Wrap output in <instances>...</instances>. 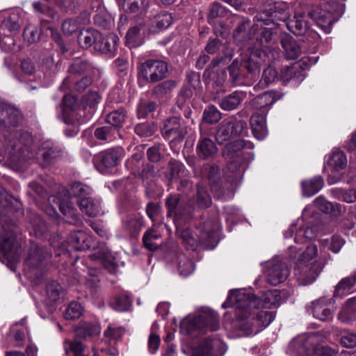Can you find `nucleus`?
<instances>
[{"label":"nucleus","mask_w":356,"mask_h":356,"mask_svg":"<svg viewBox=\"0 0 356 356\" xmlns=\"http://www.w3.org/2000/svg\"><path fill=\"white\" fill-rule=\"evenodd\" d=\"M118 41V38L115 34L110 33L106 37H102L100 33V38L96 41L95 49L102 54L113 56Z\"/></svg>","instance_id":"cd10ccee"},{"label":"nucleus","mask_w":356,"mask_h":356,"mask_svg":"<svg viewBox=\"0 0 356 356\" xmlns=\"http://www.w3.org/2000/svg\"><path fill=\"white\" fill-rule=\"evenodd\" d=\"M88 236L82 231L71 232L66 239L67 245H81L88 242Z\"/></svg>","instance_id":"69168bd1"},{"label":"nucleus","mask_w":356,"mask_h":356,"mask_svg":"<svg viewBox=\"0 0 356 356\" xmlns=\"http://www.w3.org/2000/svg\"><path fill=\"white\" fill-rule=\"evenodd\" d=\"M74 332L76 337L86 339L99 334L100 327L97 324L91 322L81 321L74 327Z\"/></svg>","instance_id":"473e14b6"},{"label":"nucleus","mask_w":356,"mask_h":356,"mask_svg":"<svg viewBox=\"0 0 356 356\" xmlns=\"http://www.w3.org/2000/svg\"><path fill=\"white\" fill-rule=\"evenodd\" d=\"M264 273L266 282L273 286L284 282L289 275L286 264L277 257L265 263Z\"/></svg>","instance_id":"ddd939ff"},{"label":"nucleus","mask_w":356,"mask_h":356,"mask_svg":"<svg viewBox=\"0 0 356 356\" xmlns=\"http://www.w3.org/2000/svg\"><path fill=\"white\" fill-rule=\"evenodd\" d=\"M225 220L227 224V229L229 232L232 231L231 225L236 223L237 220L239 219L241 211L238 208L234 206H226L224 208Z\"/></svg>","instance_id":"5fc2aeb1"},{"label":"nucleus","mask_w":356,"mask_h":356,"mask_svg":"<svg viewBox=\"0 0 356 356\" xmlns=\"http://www.w3.org/2000/svg\"><path fill=\"white\" fill-rule=\"evenodd\" d=\"M162 135L166 140L180 139L184 137V131L181 127L179 119L172 117L168 119L162 128Z\"/></svg>","instance_id":"a878e982"},{"label":"nucleus","mask_w":356,"mask_h":356,"mask_svg":"<svg viewBox=\"0 0 356 356\" xmlns=\"http://www.w3.org/2000/svg\"><path fill=\"white\" fill-rule=\"evenodd\" d=\"M100 38V33L95 29L82 30L79 34L78 41L83 49H88L92 45L95 47L97 40Z\"/></svg>","instance_id":"ea45409f"},{"label":"nucleus","mask_w":356,"mask_h":356,"mask_svg":"<svg viewBox=\"0 0 356 356\" xmlns=\"http://www.w3.org/2000/svg\"><path fill=\"white\" fill-rule=\"evenodd\" d=\"M92 189L87 185L81 182H74L70 185L68 190L70 195L81 198H86L90 194Z\"/></svg>","instance_id":"603ef678"},{"label":"nucleus","mask_w":356,"mask_h":356,"mask_svg":"<svg viewBox=\"0 0 356 356\" xmlns=\"http://www.w3.org/2000/svg\"><path fill=\"white\" fill-rule=\"evenodd\" d=\"M300 65L299 64H293L291 66H285L281 70L280 79L284 84L291 83L293 86H297L301 83L305 75L300 70Z\"/></svg>","instance_id":"393cba45"},{"label":"nucleus","mask_w":356,"mask_h":356,"mask_svg":"<svg viewBox=\"0 0 356 356\" xmlns=\"http://www.w3.org/2000/svg\"><path fill=\"white\" fill-rule=\"evenodd\" d=\"M330 193L335 199L347 203L356 202V188L348 190L334 188L330 190Z\"/></svg>","instance_id":"de8ad7c7"},{"label":"nucleus","mask_w":356,"mask_h":356,"mask_svg":"<svg viewBox=\"0 0 356 356\" xmlns=\"http://www.w3.org/2000/svg\"><path fill=\"white\" fill-rule=\"evenodd\" d=\"M15 211L13 205V198L8 194L0 197V245H22L25 241L22 234L11 227V216Z\"/></svg>","instance_id":"0eeeda50"},{"label":"nucleus","mask_w":356,"mask_h":356,"mask_svg":"<svg viewBox=\"0 0 356 356\" xmlns=\"http://www.w3.org/2000/svg\"><path fill=\"white\" fill-rule=\"evenodd\" d=\"M254 19V24L251 27V31H253L252 40L255 39V42L250 52H257L259 57L257 60L264 64L274 59L278 55V51L273 47L276 41L275 37L276 33L273 31L272 27H263V24H267L264 22H258L256 16Z\"/></svg>","instance_id":"39448f33"},{"label":"nucleus","mask_w":356,"mask_h":356,"mask_svg":"<svg viewBox=\"0 0 356 356\" xmlns=\"http://www.w3.org/2000/svg\"><path fill=\"white\" fill-rule=\"evenodd\" d=\"M277 78V72L271 65L266 68L262 74L261 79L258 85L262 88L268 86L274 82Z\"/></svg>","instance_id":"bf43d9fd"},{"label":"nucleus","mask_w":356,"mask_h":356,"mask_svg":"<svg viewBox=\"0 0 356 356\" xmlns=\"http://www.w3.org/2000/svg\"><path fill=\"white\" fill-rule=\"evenodd\" d=\"M92 75H85L81 79L77 81H74L72 76H69L63 80L60 89L63 90L74 84V88L77 91L83 92L92 83Z\"/></svg>","instance_id":"c03bdc74"},{"label":"nucleus","mask_w":356,"mask_h":356,"mask_svg":"<svg viewBox=\"0 0 356 356\" xmlns=\"http://www.w3.org/2000/svg\"><path fill=\"white\" fill-rule=\"evenodd\" d=\"M281 44L288 60H294L298 58L301 51L300 47L293 38L284 37L281 40Z\"/></svg>","instance_id":"4c0bfd02"},{"label":"nucleus","mask_w":356,"mask_h":356,"mask_svg":"<svg viewBox=\"0 0 356 356\" xmlns=\"http://www.w3.org/2000/svg\"><path fill=\"white\" fill-rule=\"evenodd\" d=\"M258 58L257 52H250L240 62L237 59L232 62L228 70L234 84H250L257 79L262 65L257 60Z\"/></svg>","instance_id":"423d86ee"},{"label":"nucleus","mask_w":356,"mask_h":356,"mask_svg":"<svg viewBox=\"0 0 356 356\" xmlns=\"http://www.w3.org/2000/svg\"><path fill=\"white\" fill-rule=\"evenodd\" d=\"M225 350V346L222 341L209 338L200 343L196 353L198 356H222Z\"/></svg>","instance_id":"aec40b11"},{"label":"nucleus","mask_w":356,"mask_h":356,"mask_svg":"<svg viewBox=\"0 0 356 356\" xmlns=\"http://www.w3.org/2000/svg\"><path fill=\"white\" fill-rule=\"evenodd\" d=\"M84 312V308L81 303L72 301L66 307L63 316L66 320H76L80 318Z\"/></svg>","instance_id":"8fccbe9b"},{"label":"nucleus","mask_w":356,"mask_h":356,"mask_svg":"<svg viewBox=\"0 0 356 356\" xmlns=\"http://www.w3.org/2000/svg\"><path fill=\"white\" fill-rule=\"evenodd\" d=\"M23 35L24 40L29 43H35L40 38L41 29L36 26L29 24L24 28Z\"/></svg>","instance_id":"6e6d98bb"},{"label":"nucleus","mask_w":356,"mask_h":356,"mask_svg":"<svg viewBox=\"0 0 356 356\" xmlns=\"http://www.w3.org/2000/svg\"><path fill=\"white\" fill-rule=\"evenodd\" d=\"M91 260L100 262L103 266L111 274H115L118 270V265L115 254L108 248H102L95 253L89 255Z\"/></svg>","instance_id":"4be33fe9"},{"label":"nucleus","mask_w":356,"mask_h":356,"mask_svg":"<svg viewBox=\"0 0 356 356\" xmlns=\"http://www.w3.org/2000/svg\"><path fill=\"white\" fill-rule=\"evenodd\" d=\"M197 207L202 209L209 207L211 204V198L207 191L203 187H197L196 200Z\"/></svg>","instance_id":"338daca9"},{"label":"nucleus","mask_w":356,"mask_h":356,"mask_svg":"<svg viewBox=\"0 0 356 356\" xmlns=\"http://www.w3.org/2000/svg\"><path fill=\"white\" fill-rule=\"evenodd\" d=\"M22 246H0V261L14 270L22 252Z\"/></svg>","instance_id":"bb28decb"},{"label":"nucleus","mask_w":356,"mask_h":356,"mask_svg":"<svg viewBox=\"0 0 356 356\" xmlns=\"http://www.w3.org/2000/svg\"><path fill=\"white\" fill-rule=\"evenodd\" d=\"M81 2V0H40L33 3L35 11L42 14L47 13L50 19H54L56 13L51 9L52 4H56L65 11L73 10Z\"/></svg>","instance_id":"4468645a"},{"label":"nucleus","mask_w":356,"mask_h":356,"mask_svg":"<svg viewBox=\"0 0 356 356\" xmlns=\"http://www.w3.org/2000/svg\"><path fill=\"white\" fill-rule=\"evenodd\" d=\"M126 112L124 109L114 111L106 116V122L111 124V127L119 130L125 120Z\"/></svg>","instance_id":"3c124183"},{"label":"nucleus","mask_w":356,"mask_h":356,"mask_svg":"<svg viewBox=\"0 0 356 356\" xmlns=\"http://www.w3.org/2000/svg\"><path fill=\"white\" fill-rule=\"evenodd\" d=\"M29 234L39 238L43 236L47 231V227L42 218L37 214H33L29 222Z\"/></svg>","instance_id":"a18cd8bd"},{"label":"nucleus","mask_w":356,"mask_h":356,"mask_svg":"<svg viewBox=\"0 0 356 356\" xmlns=\"http://www.w3.org/2000/svg\"><path fill=\"white\" fill-rule=\"evenodd\" d=\"M314 334L293 339L289 346L300 356H333L336 352L328 346L316 345Z\"/></svg>","instance_id":"9d476101"},{"label":"nucleus","mask_w":356,"mask_h":356,"mask_svg":"<svg viewBox=\"0 0 356 356\" xmlns=\"http://www.w3.org/2000/svg\"><path fill=\"white\" fill-rule=\"evenodd\" d=\"M0 28L1 30H7L10 33L18 31L20 28L19 13L15 11L4 13Z\"/></svg>","instance_id":"f704fd0d"},{"label":"nucleus","mask_w":356,"mask_h":356,"mask_svg":"<svg viewBox=\"0 0 356 356\" xmlns=\"http://www.w3.org/2000/svg\"><path fill=\"white\" fill-rule=\"evenodd\" d=\"M168 73L165 62L149 59L138 66V83L140 86L146 82L155 83L163 79Z\"/></svg>","instance_id":"9b49d317"},{"label":"nucleus","mask_w":356,"mask_h":356,"mask_svg":"<svg viewBox=\"0 0 356 356\" xmlns=\"http://www.w3.org/2000/svg\"><path fill=\"white\" fill-rule=\"evenodd\" d=\"M317 254V246H307L297 261L293 275L299 284L308 285L313 283L323 269L322 264L312 261Z\"/></svg>","instance_id":"6e6552de"},{"label":"nucleus","mask_w":356,"mask_h":356,"mask_svg":"<svg viewBox=\"0 0 356 356\" xmlns=\"http://www.w3.org/2000/svg\"><path fill=\"white\" fill-rule=\"evenodd\" d=\"M339 337L340 343L343 347L348 348L356 347V333L344 330L340 332Z\"/></svg>","instance_id":"e2e57ef3"},{"label":"nucleus","mask_w":356,"mask_h":356,"mask_svg":"<svg viewBox=\"0 0 356 356\" xmlns=\"http://www.w3.org/2000/svg\"><path fill=\"white\" fill-rule=\"evenodd\" d=\"M47 293L49 300L52 302L57 301L63 293L61 286L56 281H51L47 284Z\"/></svg>","instance_id":"680f3d73"},{"label":"nucleus","mask_w":356,"mask_h":356,"mask_svg":"<svg viewBox=\"0 0 356 356\" xmlns=\"http://www.w3.org/2000/svg\"><path fill=\"white\" fill-rule=\"evenodd\" d=\"M97 72L95 65L88 59L84 58H76L73 60L70 65L68 72L70 76L95 75Z\"/></svg>","instance_id":"b1692460"},{"label":"nucleus","mask_w":356,"mask_h":356,"mask_svg":"<svg viewBox=\"0 0 356 356\" xmlns=\"http://www.w3.org/2000/svg\"><path fill=\"white\" fill-rule=\"evenodd\" d=\"M111 305L116 310L120 312L127 311L131 306V300L127 294H121L118 296L115 300L111 302Z\"/></svg>","instance_id":"4d7b16f0"},{"label":"nucleus","mask_w":356,"mask_h":356,"mask_svg":"<svg viewBox=\"0 0 356 356\" xmlns=\"http://www.w3.org/2000/svg\"><path fill=\"white\" fill-rule=\"evenodd\" d=\"M49 254H44L42 246H30L25 262L29 266L38 267Z\"/></svg>","instance_id":"c9c22d12"},{"label":"nucleus","mask_w":356,"mask_h":356,"mask_svg":"<svg viewBox=\"0 0 356 356\" xmlns=\"http://www.w3.org/2000/svg\"><path fill=\"white\" fill-rule=\"evenodd\" d=\"M77 204L80 210L89 217H95L102 213L100 202L90 197L79 199Z\"/></svg>","instance_id":"2f4dec72"},{"label":"nucleus","mask_w":356,"mask_h":356,"mask_svg":"<svg viewBox=\"0 0 356 356\" xmlns=\"http://www.w3.org/2000/svg\"><path fill=\"white\" fill-rule=\"evenodd\" d=\"M252 145L249 141L236 140L227 144L222 151V156L227 161V170L233 175L234 179H239L247 166V163L254 159L252 152L245 151L251 149Z\"/></svg>","instance_id":"20e7f679"},{"label":"nucleus","mask_w":356,"mask_h":356,"mask_svg":"<svg viewBox=\"0 0 356 356\" xmlns=\"http://www.w3.org/2000/svg\"><path fill=\"white\" fill-rule=\"evenodd\" d=\"M196 154L202 160H209L218 153V147L213 140L201 134L196 145Z\"/></svg>","instance_id":"412c9836"},{"label":"nucleus","mask_w":356,"mask_h":356,"mask_svg":"<svg viewBox=\"0 0 356 356\" xmlns=\"http://www.w3.org/2000/svg\"><path fill=\"white\" fill-rule=\"evenodd\" d=\"M246 122L243 120L235 122L222 121L216 134V138L218 143L229 140L233 136L241 134L246 127Z\"/></svg>","instance_id":"f3484780"},{"label":"nucleus","mask_w":356,"mask_h":356,"mask_svg":"<svg viewBox=\"0 0 356 356\" xmlns=\"http://www.w3.org/2000/svg\"><path fill=\"white\" fill-rule=\"evenodd\" d=\"M338 318L345 323H350L356 319V298H350L346 301Z\"/></svg>","instance_id":"58836bf2"},{"label":"nucleus","mask_w":356,"mask_h":356,"mask_svg":"<svg viewBox=\"0 0 356 356\" xmlns=\"http://www.w3.org/2000/svg\"><path fill=\"white\" fill-rule=\"evenodd\" d=\"M331 301L332 299L325 300V298L314 301L312 302L314 316L323 321L331 319L333 316L332 311L329 307Z\"/></svg>","instance_id":"7c9ffc66"},{"label":"nucleus","mask_w":356,"mask_h":356,"mask_svg":"<svg viewBox=\"0 0 356 356\" xmlns=\"http://www.w3.org/2000/svg\"><path fill=\"white\" fill-rule=\"evenodd\" d=\"M228 12L225 7L219 3H213L208 13V21L211 24L216 23L215 20L218 18L225 17L227 15Z\"/></svg>","instance_id":"864d4df0"},{"label":"nucleus","mask_w":356,"mask_h":356,"mask_svg":"<svg viewBox=\"0 0 356 356\" xmlns=\"http://www.w3.org/2000/svg\"><path fill=\"white\" fill-rule=\"evenodd\" d=\"M276 100V93L273 91H267L257 96L253 100V104L256 109L261 110L268 108ZM264 111L267 113L266 110Z\"/></svg>","instance_id":"79ce46f5"},{"label":"nucleus","mask_w":356,"mask_h":356,"mask_svg":"<svg viewBox=\"0 0 356 356\" xmlns=\"http://www.w3.org/2000/svg\"><path fill=\"white\" fill-rule=\"evenodd\" d=\"M172 21V17L171 15L163 13L156 15L154 20L152 21L151 24L147 26L143 25L144 20L142 22H138L137 23L141 27L139 28L138 26H135V37L137 34L140 37H145L149 32H156L159 30L166 29L171 24Z\"/></svg>","instance_id":"dca6fc26"},{"label":"nucleus","mask_w":356,"mask_h":356,"mask_svg":"<svg viewBox=\"0 0 356 356\" xmlns=\"http://www.w3.org/2000/svg\"><path fill=\"white\" fill-rule=\"evenodd\" d=\"M20 112L15 107L0 103V130L4 131L18 125Z\"/></svg>","instance_id":"a211bd4d"},{"label":"nucleus","mask_w":356,"mask_h":356,"mask_svg":"<svg viewBox=\"0 0 356 356\" xmlns=\"http://www.w3.org/2000/svg\"><path fill=\"white\" fill-rule=\"evenodd\" d=\"M343 13V5L334 1L321 6L300 4L295 9L293 19L288 21L289 6L281 1L264 6L256 14V19L276 27L279 25V22H282L294 35H302L307 33L312 35L314 40H317L318 34L308 30L309 19L316 22L325 33H330L332 24Z\"/></svg>","instance_id":"f257e3e1"},{"label":"nucleus","mask_w":356,"mask_h":356,"mask_svg":"<svg viewBox=\"0 0 356 356\" xmlns=\"http://www.w3.org/2000/svg\"><path fill=\"white\" fill-rule=\"evenodd\" d=\"M356 284V271L350 276L342 278L337 284L334 296H343L349 293Z\"/></svg>","instance_id":"37998d69"},{"label":"nucleus","mask_w":356,"mask_h":356,"mask_svg":"<svg viewBox=\"0 0 356 356\" xmlns=\"http://www.w3.org/2000/svg\"><path fill=\"white\" fill-rule=\"evenodd\" d=\"M302 195L311 197L319 192L324 186V181L321 176H316L309 180H304L301 183Z\"/></svg>","instance_id":"72a5a7b5"},{"label":"nucleus","mask_w":356,"mask_h":356,"mask_svg":"<svg viewBox=\"0 0 356 356\" xmlns=\"http://www.w3.org/2000/svg\"><path fill=\"white\" fill-rule=\"evenodd\" d=\"M249 24L250 20L248 19H241L234 32V38L236 42H246L252 40L253 31H251V29L248 32L246 31V29L249 26Z\"/></svg>","instance_id":"a19ab883"},{"label":"nucleus","mask_w":356,"mask_h":356,"mask_svg":"<svg viewBox=\"0 0 356 356\" xmlns=\"http://www.w3.org/2000/svg\"><path fill=\"white\" fill-rule=\"evenodd\" d=\"M59 209L63 215L64 220L67 223L77 227L83 225L82 217L71 203H60L59 205Z\"/></svg>","instance_id":"c756f323"},{"label":"nucleus","mask_w":356,"mask_h":356,"mask_svg":"<svg viewBox=\"0 0 356 356\" xmlns=\"http://www.w3.org/2000/svg\"><path fill=\"white\" fill-rule=\"evenodd\" d=\"M85 111L83 109L76 110V111H65L62 113V120L68 125H78L84 124L87 120L83 117Z\"/></svg>","instance_id":"49530a36"},{"label":"nucleus","mask_w":356,"mask_h":356,"mask_svg":"<svg viewBox=\"0 0 356 356\" xmlns=\"http://www.w3.org/2000/svg\"><path fill=\"white\" fill-rule=\"evenodd\" d=\"M222 118L221 113L215 106H209L205 108L203 113V120L209 124H215Z\"/></svg>","instance_id":"052dcab7"},{"label":"nucleus","mask_w":356,"mask_h":356,"mask_svg":"<svg viewBox=\"0 0 356 356\" xmlns=\"http://www.w3.org/2000/svg\"><path fill=\"white\" fill-rule=\"evenodd\" d=\"M122 156V151L119 149H108L101 152L93 158V162L96 168L104 172L106 169H111L116 167Z\"/></svg>","instance_id":"2eb2a0df"},{"label":"nucleus","mask_w":356,"mask_h":356,"mask_svg":"<svg viewBox=\"0 0 356 356\" xmlns=\"http://www.w3.org/2000/svg\"><path fill=\"white\" fill-rule=\"evenodd\" d=\"M117 136H120L119 130L111 126L98 127L95 131V136L101 140L111 142L115 140Z\"/></svg>","instance_id":"09e8293b"},{"label":"nucleus","mask_w":356,"mask_h":356,"mask_svg":"<svg viewBox=\"0 0 356 356\" xmlns=\"http://www.w3.org/2000/svg\"><path fill=\"white\" fill-rule=\"evenodd\" d=\"M61 155V150L57 146L45 147L42 153V157L44 165H49L53 161Z\"/></svg>","instance_id":"13d9d810"},{"label":"nucleus","mask_w":356,"mask_h":356,"mask_svg":"<svg viewBox=\"0 0 356 356\" xmlns=\"http://www.w3.org/2000/svg\"><path fill=\"white\" fill-rule=\"evenodd\" d=\"M308 206L312 207V209L316 213L320 223L321 222V214L317 209L332 216H339L345 211V207L337 202H330L321 196L316 198L313 203Z\"/></svg>","instance_id":"6ab92c4d"},{"label":"nucleus","mask_w":356,"mask_h":356,"mask_svg":"<svg viewBox=\"0 0 356 356\" xmlns=\"http://www.w3.org/2000/svg\"><path fill=\"white\" fill-rule=\"evenodd\" d=\"M327 164L333 171L338 172L346 167V156L342 151L333 150L328 156Z\"/></svg>","instance_id":"e433bc0d"},{"label":"nucleus","mask_w":356,"mask_h":356,"mask_svg":"<svg viewBox=\"0 0 356 356\" xmlns=\"http://www.w3.org/2000/svg\"><path fill=\"white\" fill-rule=\"evenodd\" d=\"M183 326L186 327L188 334H193L196 330L202 333L216 331L220 328L219 316L216 312L207 308L198 315L184 322Z\"/></svg>","instance_id":"1a4fd4ad"},{"label":"nucleus","mask_w":356,"mask_h":356,"mask_svg":"<svg viewBox=\"0 0 356 356\" xmlns=\"http://www.w3.org/2000/svg\"><path fill=\"white\" fill-rule=\"evenodd\" d=\"M281 299L280 293L276 289L264 291L261 297L234 289L229 291L222 307L235 309L232 327L241 332V336L248 337L259 333L273 321V313L261 308L276 307Z\"/></svg>","instance_id":"f03ea898"},{"label":"nucleus","mask_w":356,"mask_h":356,"mask_svg":"<svg viewBox=\"0 0 356 356\" xmlns=\"http://www.w3.org/2000/svg\"><path fill=\"white\" fill-rule=\"evenodd\" d=\"M208 172H207V177L209 181L211 190L216 193L219 198L222 197L227 199L226 196H233V187L236 184L237 180L234 179L233 175L228 172L229 175H227L229 178V186H226L223 184V181L220 176L219 168L215 164H211L207 168Z\"/></svg>","instance_id":"f8f14e48"},{"label":"nucleus","mask_w":356,"mask_h":356,"mask_svg":"<svg viewBox=\"0 0 356 356\" xmlns=\"http://www.w3.org/2000/svg\"><path fill=\"white\" fill-rule=\"evenodd\" d=\"M175 83L172 81H163L154 87L153 93L157 97H163L164 96L169 94L175 88Z\"/></svg>","instance_id":"0e129e2a"},{"label":"nucleus","mask_w":356,"mask_h":356,"mask_svg":"<svg viewBox=\"0 0 356 356\" xmlns=\"http://www.w3.org/2000/svg\"><path fill=\"white\" fill-rule=\"evenodd\" d=\"M65 347L66 351L69 348L73 353L74 356H88L85 353V348L80 341L76 340L65 341Z\"/></svg>","instance_id":"774afa93"},{"label":"nucleus","mask_w":356,"mask_h":356,"mask_svg":"<svg viewBox=\"0 0 356 356\" xmlns=\"http://www.w3.org/2000/svg\"><path fill=\"white\" fill-rule=\"evenodd\" d=\"M321 223L312 207L306 206L301 218L293 222L284 234L285 238H293L296 243H311L318 237Z\"/></svg>","instance_id":"7ed1b4c3"},{"label":"nucleus","mask_w":356,"mask_h":356,"mask_svg":"<svg viewBox=\"0 0 356 356\" xmlns=\"http://www.w3.org/2000/svg\"><path fill=\"white\" fill-rule=\"evenodd\" d=\"M245 97V92L236 90L220 99L218 104L224 111H232L237 108Z\"/></svg>","instance_id":"c85d7f7f"},{"label":"nucleus","mask_w":356,"mask_h":356,"mask_svg":"<svg viewBox=\"0 0 356 356\" xmlns=\"http://www.w3.org/2000/svg\"><path fill=\"white\" fill-rule=\"evenodd\" d=\"M266 111L255 112L250 118V125L253 135L258 140H264L268 135Z\"/></svg>","instance_id":"5701e85b"}]
</instances>
